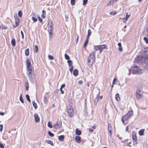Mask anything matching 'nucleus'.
Segmentation results:
<instances>
[{"instance_id": "nucleus-1", "label": "nucleus", "mask_w": 148, "mask_h": 148, "mask_svg": "<svg viewBox=\"0 0 148 148\" xmlns=\"http://www.w3.org/2000/svg\"><path fill=\"white\" fill-rule=\"evenodd\" d=\"M95 60V52L92 51L90 54L88 59V66H91Z\"/></svg>"}, {"instance_id": "nucleus-2", "label": "nucleus", "mask_w": 148, "mask_h": 148, "mask_svg": "<svg viewBox=\"0 0 148 148\" xmlns=\"http://www.w3.org/2000/svg\"><path fill=\"white\" fill-rule=\"evenodd\" d=\"M132 69L134 71V73L136 74H140L143 72V71L136 66H133Z\"/></svg>"}, {"instance_id": "nucleus-3", "label": "nucleus", "mask_w": 148, "mask_h": 148, "mask_svg": "<svg viewBox=\"0 0 148 148\" xmlns=\"http://www.w3.org/2000/svg\"><path fill=\"white\" fill-rule=\"evenodd\" d=\"M68 113L70 117H72L74 114L73 109L71 106H69L68 108Z\"/></svg>"}, {"instance_id": "nucleus-4", "label": "nucleus", "mask_w": 148, "mask_h": 148, "mask_svg": "<svg viewBox=\"0 0 148 148\" xmlns=\"http://www.w3.org/2000/svg\"><path fill=\"white\" fill-rule=\"evenodd\" d=\"M106 45H105L95 46L94 47V49L96 50H99L100 51V53H101L103 49L105 48Z\"/></svg>"}, {"instance_id": "nucleus-5", "label": "nucleus", "mask_w": 148, "mask_h": 148, "mask_svg": "<svg viewBox=\"0 0 148 148\" xmlns=\"http://www.w3.org/2000/svg\"><path fill=\"white\" fill-rule=\"evenodd\" d=\"M27 70L29 72L32 71V67L31 64L30 60L29 59L27 60Z\"/></svg>"}, {"instance_id": "nucleus-6", "label": "nucleus", "mask_w": 148, "mask_h": 148, "mask_svg": "<svg viewBox=\"0 0 148 148\" xmlns=\"http://www.w3.org/2000/svg\"><path fill=\"white\" fill-rule=\"evenodd\" d=\"M143 91L140 89H138L136 92V96L137 98L138 99H141L143 95Z\"/></svg>"}, {"instance_id": "nucleus-7", "label": "nucleus", "mask_w": 148, "mask_h": 148, "mask_svg": "<svg viewBox=\"0 0 148 148\" xmlns=\"http://www.w3.org/2000/svg\"><path fill=\"white\" fill-rule=\"evenodd\" d=\"M53 23V21L51 20H50L48 23V29L49 30H52Z\"/></svg>"}, {"instance_id": "nucleus-8", "label": "nucleus", "mask_w": 148, "mask_h": 148, "mask_svg": "<svg viewBox=\"0 0 148 148\" xmlns=\"http://www.w3.org/2000/svg\"><path fill=\"white\" fill-rule=\"evenodd\" d=\"M35 121L36 122H38L40 121V118L37 113H35L34 115Z\"/></svg>"}, {"instance_id": "nucleus-9", "label": "nucleus", "mask_w": 148, "mask_h": 148, "mask_svg": "<svg viewBox=\"0 0 148 148\" xmlns=\"http://www.w3.org/2000/svg\"><path fill=\"white\" fill-rule=\"evenodd\" d=\"M32 71L28 72V77L30 80H32L34 79L35 76L34 74L32 73Z\"/></svg>"}, {"instance_id": "nucleus-10", "label": "nucleus", "mask_w": 148, "mask_h": 148, "mask_svg": "<svg viewBox=\"0 0 148 148\" xmlns=\"http://www.w3.org/2000/svg\"><path fill=\"white\" fill-rule=\"evenodd\" d=\"M61 123L60 122H57L53 126V127L55 129H58L61 127Z\"/></svg>"}, {"instance_id": "nucleus-11", "label": "nucleus", "mask_w": 148, "mask_h": 148, "mask_svg": "<svg viewBox=\"0 0 148 148\" xmlns=\"http://www.w3.org/2000/svg\"><path fill=\"white\" fill-rule=\"evenodd\" d=\"M130 118L126 114L123 116L121 119V120L122 123L124 124L125 123V121L127 120Z\"/></svg>"}, {"instance_id": "nucleus-12", "label": "nucleus", "mask_w": 148, "mask_h": 148, "mask_svg": "<svg viewBox=\"0 0 148 148\" xmlns=\"http://www.w3.org/2000/svg\"><path fill=\"white\" fill-rule=\"evenodd\" d=\"M98 91H99L98 94H97V97L94 100V104H95V105H96L98 101V99H99L98 96H99V94H100L99 90H98Z\"/></svg>"}, {"instance_id": "nucleus-13", "label": "nucleus", "mask_w": 148, "mask_h": 148, "mask_svg": "<svg viewBox=\"0 0 148 148\" xmlns=\"http://www.w3.org/2000/svg\"><path fill=\"white\" fill-rule=\"evenodd\" d=\"M130 14H128V13H127L126 14V17L125 18H123V19H125V21H123V22L125 23L128 19V18L130 16Z\"/></svg>"}, {"instance_id": "nucleus-14", "label": "nucleus", "mask_w": 148, "mask_h": 148, "mask_svg": "<svg viewBox=\"0 0 148 148\" xmlns=\"http://www.w3.org/2000/svg\"><path fill=\"white\" fill-rule=\"evenodd\" d=\"M133 114V111L132 110H131L129 111L126 114V115L128 116L129 117H131L132 115Z\"/></svg>"}, {"instance_id": "nucleus-15", "label": "nucleus", "mask_w": 148, "mask_h": 148, "mask_svg": "<svg viewBox=\"0 0 148 148\" xmlns=\"http://www.w3.org/2000/svg\"><path fill=\"white\" fill-rule=\"evenodd\" d=\"M118 49L120 51H122V48L121 47V42L118 43Z\"/></svg>"}, {"instance_id": "nucleus-16", "label": "nucleus", "mask_w": 148, "mask_h": 148, "mask_svg": "<svg viewBox=\"0 0 148 148\" xmlns=\"http://www.w3.org/2000/svg\"><path fill=\"white\" fill-rule=\"evenodd\" d=\"M144 62L145 64L148 65V56H145Z\"/></svg>"}, {"instance_id": "nucleus-17", "label": "nucleus", "mask_w": 148, "mask_h": 148, "mask_svg": "<svg viewBox=\"0 0 148 148\" xmlns=\"http://www.w3.org/2000/svg\"><path fill=\"white\" fill-rule=\"evenodd\" d=\"M75 140L78 143L80 142V137L79 136H76L75 138Z\"/></svg>"}, {"instance_id": "nucleus-18", "label": "nucleus", "mask_w": 148, "mask_h": 148, "mask_svg": "<svg viewBox=\"0 0 148 148\" xmlns=\"http://www.w3.org/2000/svg\"><path fill=\"white\" fill-rule=\"evenodd\" d=\"M46 12L45 10L42 11V14L41 15V17L42 18H45L46 16Z\"/></svg>"}, {"instance_id": "nucleus-19", "label": "nucleus", "mask_w": 148, "mask_h": 148, "mask_svg": "<svg viewBox=\"0 0 148 148\" xmlns=\"http://www.w3.org/2000/svg\"><path fill=\"white\" fill-rule=\"evenodd\" d=\"M144 55L146 56H148V47L145 48L144 51Z\"/></svg>"}, {"instance_id": "nucleus-20", "label": "nucleus", "mask_w": 148, "mask_h": 148, "mask_svg": "<svg viewBox=\"0 0 148 148\" xmlns=\"http://www.w3.org/2000/svg\"><path fill=\"white\" fill-rule=\"evenodd\" d=\"M115 99L118 101H119L120 100V98L119 96V95L118 94H116L115 96Z\"/></svg>"}, {"instance_id": "nucleus-21", "label": "nucleus", "mask_w": 148, "mask_h": 148, "mask_svg": "<svg viewBox=\"0 0 148 148\" xmlns=\"http://www.w3.org/2000/svg\"><path fill=\"white\" fill-rule=\"evenodd\" d=\"M145 130L144 129H142L139 132V134L140 136H142L144 135V132Z\"/></svg>"}, {"instance_id": "nucleus-22", "label": "nucleus", "mask_w": 148, "mask_h": 148, "mask_svg": "<svg viewBox=\"0 0 148 148\" xmlns=\"http://www.w3.org/2000/svg\"><path fill=\"white\" fill-rule=\"evenodd\" d=\"M75 133L76 134L78 135H79L81 134V131L77 129L75 130Z\"/></svg>"}, {"instance_id": "nucleus-23", "label": "nucleus", "mask_w": 148, "mask_h": 148, "mask_svg": "<svg viewBox=\"0 0 148 148\" xmlns=\"http://www.w3.org/2000/svg\"><path fill=\"white\" fill-rule=\"evenodd\" d=\"M78 73V71L76 69L74 70L73 72V74L74 75L76 76L77 75Z\"/></svg>"}, {"instance_id": "nucleus-24", "label": "nucleus", "mask_w": 148, "mask_h": 148, "mask_svg": "<svg viewBox=\"0 0 148 148\" xmlns=\"http://www.w3.org/2000/svg\"><path fill=\"white\" fill-rule=\"evenodd\" d=\"M16 16H15V15H14V16L15 20V21L19 22L20 21L19 18L17 16L16 14Z\"/></svg>"}, {"instance_id": "nucleus-25", "label": "nucleus", "mask_w": 148, "mask_h": 148, "mask_svg": "<svg viewBox=\"0 0 148 148\" xmlns=\"http://www.w3.org/2000/svg\"><path fill=\"white\" fill-rule=\"evenodd\" d=\"M25 54L26 56H28L29 54V49H26L25 51Z\"/></svg>"}, {"instance_id": "nucleus-26", "label": "nucleus", "mask_w": 148, "mask_h": 148, "mask_svg": "<svg viewBox=\"0 0 148 148\" xmlns=\"http://www.w3.org/2000/svg\"><path fill=\"white\" fill-rule=\"evenodd\" d=\"M11 43L12 45L14 46L15 45L16 42L15 40L14 39H12L11 41Z\"/></svg>"}, {"instance_id": "nucleus-27", "label": "nucleus", "mask_w": 148, "mask_h": 148, "mask_svg": "<svg viewBox=\"0 0 148 148\" xmlns=\"http://www.w3.org/2000/svg\"><path fill=\"white\" fill-rule=\"evenodd\" d=\"M132 138L133 140H137V138H136V135L135 133L132 134Z\"/></svg>"}, {"instance_id": "nucleus-28", "label": "nucleus", "mask_w": 148, "mask_h": 148, "mask_svg": "<svg viewBox=\"0 0 148 148\" xmlns=\"http://www.w3.org/2000/svg\"><path fill=\"white\" fill-rule=\"evenodd\" d=\"M64 136L63 135L60 136L58 137L59 140L61 141H63L64 140Z\"/></svg>"}, {"instance_id": "nucleus-29", "label": "nucleus", "mask_w": 148, "mask_h": 148, "mask_svg": "<svg viewBox=\"0 0 148 148\" xmlns=\"http://www.w3.org/2000/svg\"><path fill=\"white\" fill-rule=\"evenodd\" d=\"M91 31L90 29H89L88 31V34L86 38H88L91 34Z\"/></svg>"}, {"instance_id": "nucleus-30", "label": "nucleus", "mask_w": 148, "mask_h": 148, "mask_svg": "<svg viewBox=\"0 0 148 148\" xmlns=\"http://www.w3.org/2000/svg\"><path fill=\"white\" fill-rule=\"evenodd\" d=\"M32 103L33 106L34 107L35 109H36L37 108V106L36 103L34 101H32Z\"/></svg>"}, {"instance_id": "nucleus-31", "label": "nucleus", "mask_w": 148, "mask_h": 148, "mask_svg": "<svg viewBox=\"0 0 148 148\" xmlns=\"http://www.w3.org/2000/svg\"><path fill=\"white\" fill-rule=\"evenodd\" d=\"M111 125L110 124H108V130L109 133L111 134Z\"/></svg>"}, {"instance_id": "nucleus-32", "label": "nucleus", "mask_w": 148, "mask_h": 148, "mask_svg": "<svg viewBox=\"0 0 148 148\" xmlns=\"http://www.w3.org/2000/svg\"><path fill=\"white\" fill-rule=\"evenodd\" d=\"M47 142L49 144H50L52 146L53 145V144L52 141L50 140H47Z\"/></svg>"}, {"instance_id": "nucleus-33", "label": "nucleus", "mask_w": 148, "mask_h": 148, "mask_svg": "<svg viewBox=\"0 0 148 148\" xmlns=\"http://www.w3.org/2000/svg\"><path fill=\"white\" fill-rule=\"evenodd\" d=\"M34 50V51L36 53L38 52V48L37 45H35V46Z\"/></svg>"}, {"instance_id": "nucleus-34", "label": "nucleus", "mask_w": 148, "mask_h": 148, "mask_svg": "<svg viewBox=\"0 0 148 148\" xmlns=\"http://www.w3.org/2000/svg\"><path fill=\"white\" fill-rule=\"evenodd\" d=\"M88 38H86V40H85L84 45L83 47H85L87 45L88 42Z\"/></svg>"}, {"instance_id": "nucleus-35", "label": "nucleus", "mask_w": 148, "mask_h": 148, "mask_svg": "<svg viewBox=\"0 0 148 148\" xmlns=\"http://www.w3.org/2000/svg\"><path fill=\"white\" fill-rule=\"evenodd\" d=\"M48 126L50 128H52L53 127V126L51 124V122L50 121H49L47 124Z\"/></svg>"}, {"instance_id": "nucleus-36", "label": "nucleus", "mask_w": 148, "mask_h": 148, "mask_svg": "<svg viewBox=\"0 0 148 148\" xmlns=\"http://www.w3.org/2000/svg\"><path fill=\"white\" fill-rule=\"evenodd\" d=\"M68 63L69 66H72V62L71 60H68L67 61Z\"/></svg>"}, {"instance_id": "nucleus-37", "label": "nucleus", "mask_w": 148, "mask_h": 148, "mask_svg": "<svg viewBox=\"0 0 148 148\" xmlns=\"http://www.w3.org/2000/svg\"><path fill=\"white\" fill-rule=\"evenodd\" d=\"M19 99L20 101L21 102V103H24V101L23 99L22 96V95L21 94L20 96L19 97Z\"/></svg>"}, {"instance_id": "nucleus-38", "label": "nucleus", "mask_w": 148, "mask_h": 148, "mask_svg": "<svg viewBox=\"0 0 148 148\" xmlns=\"http://www.w3.org/2000/svg\"><path fill=\"white\" fill-rule=\"evenodd\" d=\"M48 134L51 137H53L54 136V134L52 133L50 131H49L48 132Z\"/></svg>"}, {"instance_id": "nucleus-39", "label": "nucleus", "mask_w": 148, "mask_h": 148, "mask_svg": "<svg viewBox=\"0 0 148 148\" xmlns=\"http://www.w3.org/2000/svg\"><path fill=\"white\" fill-rule=\"evenodd\" d=\"M15 25H14L13 27L14 28L18 26L19 25V22H15Z\"/></svg>"}, {"instance_id": "nucleus-40", "label": "nucleus", "mask_w": 148, "mask_h": 148, "mask_svg": "<svg viewBox=\"0 0 148 148\" xmlns=\"http://www.w3.org/2000/svg\"><path fill=\"white\" fill-rule=\"evenodd\" d=\"M73 69V66H69V71L71 72V73H72V71Z\"/></svg>"}, {"instance_id": "nucleus-41", "label": "nucleus", "mask_w": 148, "mask_h": 148, "mask_svg": "<svg viewBox=\"0 0 148 148\" xmlns=\"http://www.w3.org/2000/svg\"><path fill=\"white\" fill-rule=\"evenodd\" d=\"M144 40L147 43H148V38L146 37H144Z\"/></svg>"}, {"instance_id": "nucleus-42", "label": "nucleus", "mask_w": 148, "mask_h": 148, "mask_svg": "<svg viewBox=\"0 0 148 148\" xmlns=\"http://www.w3.org/2000/svg\"><path fill=\"white\" fill-rule=\"evenodd\" d=\"M64 57H65V58L66 59L68 60H69V59L70 57H69V56L67 54H65Z\"/></svg>"}, {"instance_id": "nucleus-43", "label": "nucleus", "mask_w": 148, "mask_h": 148, "mask_svg": "<svg viewBox=\"0 0 148 148\" xmlns=\"http://www.w3.org/2000/svg\"><path fill=\"white\" fill-rule=\"evenodd\" d=\"M25 87L26 89L27 90L28 89L29 87V84L28 82H26L25 84Z\"/></svg>"}, {"instance_id": "nucleus-44", "label": "nucleus", "mask_w": 148, "mask_h": 148, "mask_svg": "<svg viewBox=\"0 0 148 148\" xmlns=\"http://www.w3.org/2000/svg\"><path fill=\"white\" fill-rule=\"evenodd\" d=\"M116 14V12L115 11L111 12L110 13V14L112 15H114Z\"/></svg>"}, {"instance_id": "nucleus-45", "label": "nucleus", "mask_w": 148, "mask_h": 148, "mask_svg": "<svg viewBox=\"0 0 148 148\" xmlns=\"http://www.w3.org/2000/svg\"><path fill=\"white\" fill-rule=\"evenodd\" d=\"M18 15L19 17H21L22 16V13L21 11H19L18 13Z\"/></svg>"}, {"instance_id": "nucleus-46", "label": "nucleus", "mask_w": 148, "mask_h": 148, "mask_svg": "<svg viewBox=\"0 0 148 148\" xmlns=\"http://www.w3.org/2000/svg\"><path fill=\"white\" fill-rule=\"evenodd\" d=\"M133 143L134 145V146H136V145L137 143V140H133Z\"/></svg>"}, {"instance_id": "nucleus-47", "label": "nucleus", "mask_w": 148, "mask_h": 148, "mask_svg": "<svg viewBox=\"0 0 148 148\" xmlns=\"http://www.w3.org/2000/svg\"><path fill=\"white\" fill-rule=\"evenodd\" d=\"M32 19L34 22L36 21L37 20V19L34 17H32Z\"/></svg>"}, {"instance_id": "nucleus-48", "label": "nucleus", "mask_w": 148, "mask_h": 148, "mask_svg": "<svg viewBox=\"0 0 148 148\" xmlns=\"http://www.w3.org/2000/svg\"><path fill=\"white\" fill-rule=\"evenodd\" d=\"M1 27V28L3 29H6L7 28V27L4 25H2Z\"/></svg>"}, {"instance_id": "nucleus-49", "label": "nucleus", "mask_w": 148, "mask_h": 148, "mask_svg": "<svg viewBox=\"0 0 148 148\" xmlns=\"http://www.w3.org/2000/svg\"><path fill=\"white\" fill-rule=\"evenodd\" d=\"M87 2H88V0H83V5H86V4Z\"/></svg>"}, {"instance_id": "nucleus-50", "label": "nucleus", "mask_w": 148, "mask_h": 148, "mask_svg": "<svg viewBox=\"0 0 148 148\" xmlns=\"http://www.w3.org/2000/svg\"><path fill=\"white\" fill-rule=\"evenodd\" d=\"M48 57L49 59H51V60H52L53 59V57L50 55H49L48 56Z\"/></svg>"}, {"instance_id": "nucleus-51", "label": "nucleus", "mask_w": 148, "mask_h": 148, "mask_svg": "<svg viewBox=\"0 0 148 148\" xmlns=\"http://www.w3.org/2000/svg\"><path fill=\"white\" fill-rule=\"evenodd\" d=\"M71 4L72 5H74L75 3V0H71Z\"/></svg>"}, {"instance_id": "nucleus-52", "label": "nucleus", "mask_w": 148, "mask_h": 148, "mask_svg": "<svg viewBox=\"0 0 148 148\" xmlns=\"http://www.w3.org/2000/svg\"><path fill=\"white\" fill-rule=\"evenodd\" d=\"M48 32H49V36L50 37H51V35H52V32H51V31L52 30H49L48 29Z\"/></svg>"}, {"instance_id": "nucleus-53", "label": "nucleus", "mask_w": 148, "mask_h": 148, "mask_svg": "<svg viewBox=\"0 0 148 148\" xmlns=\"http://www.w3.org/2000/svg\"><path fill=\"white\" fill-rule=\"evenodd\" d=\"M3 126L2 125L0 124V131L1 132L3 130Z\"/></svg>"}, {"instance_id": "nucleus-54", "label": "nucleus", "mask_w": 148, "mask_h": 148, "mask_svg": "<svg viewBox=\"0 0 148 148\" xmlns=\"http://www.w3.org/2000/svg\"><path fill=\"white\" fill-rule=\"evenodd\" d=\"M21 35H22L21 38L22 39H23L24 37V36L23 33V31H21Z\"/></svg>"}, {"instance_id": "nucleus-55", "label": "nucleus", "mask_w": 148, "mask_h": 148, "mask_svg": "<svg viewBox=\"0 0 148 148\" xmlns=\"http://www.w3.org/2000/svg\"><path fill=\"white\" fill-rule=\"evenodd\" d=\"M128 140V139H126L124 140H122L121 142L123 143H126Z\"/></svg>"}, {"instance_id": "nucleus-56", "label": "nucleus", "mask_w": 148, "mask_h": 148, "mask_svg": "<svg viewBox=\"0 0 148 148\" xmlns=\"http://www.w3.org/2000/svg\"><path fill=\"white\" fill-rule=\"evenodd\" d=\"M65 86V84H62L61 85L60 89H62V88L64 87Z\"/></svg>"}, {"instance_id": "nucleus-57", "label": "nucleus", "mask_w": 148, "mask_h": 148, "mask_svg": "<svg viewBox=\"0 0 148 148\" xmlns=\"http://www.w3.org/2000/svg\"><path fill=\"white\" fill-rule=\"evenodd\" d=\"M26 97L27 100H28L30 99L29 96L27 94L26 95Z\"/></svg>"}, {"instance_id": "nucleus-58", "label": "nucleus", "mask_w": 148, "mask_h": 148, "mask_svg": "<svg viewBox=\"0 0 148 148\" xmlns=\"http://www.w3.org/2000/svg\"><path fill=\"white\" fill-rule=\"evenodd\" d=\"M116 78H114L113 79V82H112V85H113L114 84H115V81H116Z\"/></svg>"}, {"instance_id": "nucleus-59", "label": "nucleus", "mask_w": 148, "mask_h": 148, "mask_svg": "<svg viewBox=\"0 0 148 148\" xmlns=\"http://www.w3.org/2000/svg\"><path fill=\"white\" fill-rule=\"evenodd\" d=\"M111 4V1H109L107 4V5H110Z\"/></svg>"}, {"instance_id": "nucleus-60", "label": "nucleus", "mask_w": 148, "mask_h": 148, "mask_svg": "<svg viewBox=\"0 0 148 148\" xmlns=\"http://www.w3.org/2000/svg\"><path fill=\"white\" fill-rule=\"evenodd\" d=\"M38 19L40 22H42V20L40 17H38Z\"/></svg>"}, {"instance_id": "nucleus-61", "label": "nucleus", "mask_w": 148, "mask_h": 148, "mask_svg": "<svg viewBox=\"0 0 148 148\" xmlns=\"http://www.w3.org/2000/svg\"><path fill=\"white\" fill-rule=\"evenodd\" d=\"M0 147L1 148H3L4 147V146L2 143H0Z\"/></svg>"}, {"instance_id": "nucleus-62", "label": "nucleus", "mask_w": 148, "mask_h": 148, "mask_svg": "<svg viewBox=\"0 0 148 148\" xmlns=\"http://www.w3.org/2000/svg\"><path fill=\"white\" fill-rule=\"evenodd\" d=\"M128 129H129V127H128V126H127L126 127L125 131L126 132H128Z\"/></svg>"}, {"instance_id": "nucleus-63", "label": "nucleus", "mask_w": 148, "mask_h": 148, "mask_svg": "<svg viewBox=\"0 0 148 148\" xmlns=\"http://www.w3.org/2000/svg\"><path fill=\"white\" fill-rule=\"evenodd\" d=\"M60 90L61 91V93L62 94H63L64 93V92L63 90H62V89H60Z\"/></svg>"}, {"instance_id": "nucleus-64", "label": "nucleus", "mask_w": 148, "mask_h": 148, "mask_svg": "<svg viewBox=\"0 0 148 148\" xmlns=\"http://www.w3.org/2000/svg\"><path fill=\"white\" fill-rule=\"evenodd\" d=\"M89 131L90 132H92L93 131V130L92 129L90 128L89 130Z\"/></svg>"}]
</instances>
